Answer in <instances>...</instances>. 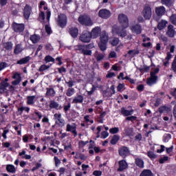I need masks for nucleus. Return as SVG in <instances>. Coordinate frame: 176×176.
Masks as SVG:
<instances>
[{
	"label": "nucleus",
	"instance_id": "1",
	"mask_svg": "<svg viewBox=\"0 0 176 176\" xmlns=\"http://www.w3.org/2000/svg\"><path fill=\"white\" fill-rule=\"evenodd\" d=\"M112 32L113 34H116V35H118V36H120L121 38H125L127 41H131L133 38L131 34H127L126 28H122V29H120V27L118 25H114L113 27Z\"/></svg>",
	"mask_w": 176,
	"mask_h": 176
},
{
	"label": "nucleus",
	"instance_id": "2",
	"mask_svg": "<svg viewBox=\"0 0 176 176\" xmlns=\"http://www.w3.org/2000/svg\"><path fill=\"white\" fill-rule=\"evenodd\" d=\"M118 21L122 28H129V17L124 14L118 15Z\"/></svg>",
	"mask_w": 176,
	"mask_h": 176
},
{
	"label": "nucleus",
	"instance_id": "3",
	"mask_svg": "<svg viewBox=\"0 0 176 176\" xmlns=\"http://www.w3.org/2000/svg\"><path fill=\"white\" fill-rule=\"evenodd\" d=\"M78 21L82 25L91 26L94 24L93 21H91L90 16L87 15L80 16L78 18Z\"/></svg>",
	"mask_w": 176,
	"mask_h": 176
},
{
	"label": "nucleus",
	"instance_id": "4",
	"mask_svg": "<svg viewBox=\"0 0 176 176\" xmlns=\"http://www.w3.org/2000/svg\"><path fill=\"white\" fill-rule=\"evenodd\" d=\"M159 71V68H155L153 72H151V77L147 80L146 82L148 86H152V85H155V83H156V80H157V76H156V74H158Z\"/></svg>",
	"mask_w": 176,
	"mask_h": 176
},
{
	"label": "nucleus",
	"instance_id": "5",
	"mask_svg": "<svg viewBox=\"0 0 176 176\" xmlns=\"http://www.w3.org/2000/svg\"><path fill=\"white\" fill-rule=\"evenodd\" d=\"M56 21L59 27L64 28V27L67 25V15L65 14H60L56 19Z\"/></svg>",
	"mask_w": 176,
	"mask_h": 176
},
{
	"label": "nucleus",
	"instance_id": "6",
	"mask_svg": "<svg viewBox=\"0 0 176 176\" xmlns=\"http://www.w3.org/2000/svg\"><path fill=\"white\" fill-rule=\"evenodd\" d=\"M54 119L55 120L56 124L59 126V127H64V126H65V120L61 118V113H55L54 115Z\"/></svg>",
	"mask_w": 176,
	"mask_h": 176
},
{
	"label": "nucleus",
	"instance_id": "7",
	"mask_svg": "<svg viewBox=\"0 0 176 176\" xmlns=\"http://www.w3.org/2000/svg\"><path fill=\"white\" fill-rule=\"evenodd\" d=\"M91 39V34L88 31H85L82 32L80 36V41L84 43H89Z\"/></svg>",
	"mask_w": 176,
	"mask_h": 176
},
{
	"label": "nucleus",
	"instance_id": "8",
	"mask_svg": "<svg viewBox=\"0 0 176 176\" xmlns=\"http://www.w3.org/2000/svg\"><path fill=\"white\" fill-rule=\"evenodd\" d=\"M166 35V36H168L169 38L175 37V36L176 35V31L173 25H169L167 27Z\"/></svg>",
	"mask_w": 176,
	"mask_h": 176
},
{
	"label": "nucleus",
	"instance_id": "9",
	"mask_svg": "<svg viewBox=\"0 0 176 176\" xmlns=\"http://www.w3.org/2000/svg\"><path fill=\"white\" fill-rule=\"evenodd\" d=\"M142 14L146 20H149L152 17V8L149 6H146L142 11Z\"/></svg>",
	"mask_w": 176,
	"mask_h": 176
},
{
	"label": "nucleus",
	"instance_id": "10",
	"mask_svg": "<svg viewBox=\"0 0 176 176\" xmlns=\"http://www.w3.org/2000/svg\"><path fill=\"white\" fill-rule=\"evenodd\" d=\"M91 38L96 39L100 36L101 34V28L97 26L92 29L91 32H90Z\"/></svg>",
	"mask_w": 176,
	"mask_h": 176
},
{
	"label": "nucleus",
	"instance_id": "11",
	"mask_svg": "<svg viewBox=\"0 0 176 176\" xmlns=\"http://www.w3.org/2000/svg\"><path fill=\"white\" fill-rule=\"evenodd\" d=\"M66 131L72 133L74 137L78 135V132H76V124H67L66 126Z\"/></svg>",
	"mask_w": 176,
	"mask_h": 176
},
{
	"label": "nucleus",
	"instance_id": "12",
	"mask_svg": "<svg viewBox=\"0 0 176 176\" xmlns=\"http://www.w3.org/2000/svg\"><path fill=\"white\" fill-rule=\"evenodd\" d=\"M32 12V8L29 5H26L23 8V16L26 20L30 19V16H31V13Z\"/></svg>",
	"mask_w": 176,
	"mask_h": 176
},
{
	"label": "nucleus",
	"instance_id": "13",
	"mask_svg": "<svg viewBox=\"0 0 176 176\" xmlns=\"http://www.w3.org/2000/svg\"><path fill=\"white\" fill-rule=\"evenodd\" d=\"M98 14L101 19H109V17H111V11L107 9H102L99 11Z\"/></svg>",
	"mask_w": 176,
	"mask_h": 176
},
{
	"label": "nucleus",
	"instance_id": "14",
	"mask_svg": "<svg viewBox=\"0 0 176 176\" xmlns=\"http://www.w3.org/2000/svg\"><path fill=\"white\" fill-rule=\"evenodd\" d=\"M24 24L16 23L12 24V28L15 32H23L24 31Z\"/></svg>",
	"mask_w": 176,
	"mask_h": 176
},
{
	"label": "nucleus",
	"instance_id": "15",
	"mask_svg": "<svg viewBox=\"0 0 176 176\" xmlns=\"http://www.w3.org/2000/svg\"><path fill=\"white\" fill-rule=\"evenodd\" d=\"M130 29L133 34H136L138 35L142 32V29L141 28V25L140 24L131 25Z\"/></svg>",
	"mask_w": 176,
	"mask_h": 176
},
{
	"label": "nucleus",
	"instance_id": "16",
	"mask_svg": "<svg viewBox=\"0 0 176 176\" xmlns=\"http://www.w3.org/2000/svg\"><path fill=\"white\" fill-rule=\"evenodd\" d=\"M155 13L159 17H162L166 13V8L164 6L155 8Z\"/></svg>",
	"mask_w": 176,
	"mask_h": 176
},
{
	"label": "nucleus",
	"instance_id": "17",
	"mask_svg": "<svg viewBox=\"0 0 176 176\" xmlns=\"http://www.w3.org/2000/svg\"><path fill=\"white\" fill-rule=\"evenodd\" d=\"M119 153L122 157H126L130 153V151L127 147L122 146L119 149Z\"/></svg>",
	"mask_w": 176,
	"mask_h": 176
},
{
	"label": "nucleus",
	"instance_id": "18",
	"mask_svg": "<svg viewBox=\"0 0 176 176\" xmlns=\"http://www.w3.org/2000/svg\"><path fill=\"white\" fill-rule=\"evenodd\" d=\"M119 168L118 169V171H123V170H126L127 168L128 165L127 162H126L125 160H121L118 162Z\"/></svg>",
	"mask_w": 176,
	"mask_h": 176
},
{
	"label": "nucleus",
	"instance_id": "19",
	"mask_svg": "<svg viewBox=\"0 0 176 176\" xmlns=\"http://www.w3.org/2000/svg\"><path fill=\"white\" fill-rule=\"evenodd\" d=\"M83 102V96L78 95L75 96L72 102V104H82Z\"/></svg>",
	"mask_w": 176,
	"mask_h": 176
},
{
	"label": "nucleus",
	"instance_id": "20",
	"mask_svg": "<svg viewBox=\"0 0 176 176\" xmlns=\"http://www.w3.org/2000/svg\"><path fill=\"white\" fill-rule=\"evenodd\" d=\"M94 57H95L98 63H100V61H102V60H104V54L96 51L95 53L94 54Z\"/></svg>",
	"mask_w": 176,
	"mask_h": 176
},
{
	"label": "nucleus",
	"instance_id": "21",
	"mask_svg": "<svg viewBox=\"0 0 176 176\" xmlns=\"http://www.w3.org/2000/svg\"><path fill=\"white\" fill-rule=\"evenodd\" d=\"M109 39V36H108V34L104 32H102L100 37V41L102 43H108V41Z\"/></svg>",
	"mask_w": 176,
	"mask_h": 176
},
{
	"label": "nucleus",
	"instance_id": "22",
	"mask_svg": "<svg viewBox=\"0 0 176 176\" xmlns=\"http://www.w3.org/2000/svg\"><path fill=\"white\" fill-rule=\"evenodd\" d=\"M140 54V51L138 50H131L128 51L127 54L126 56H129L131 58H133V57H135L137 54Z\"/></svg>",
	"mask_w": 176,
	"mask_h": 176
},
{
	"label": "nucleus",
	"instance_id": "23",
	"mask_svg": "<svg viewBox=\"0 0 176 176\" xmlns=\"http://www.w3.org/2000/svg\"><path fill=\"white\" fill-rule=\"evenodd\" d=\"M167 24H168V22L164 19L161 20L159 23H158V25H157V28L158 30H160V31L162 30H164V28H166V26L167 25Z\"/></svg>",
	"mask_w": 176,
	"mask_h": 176
},
{
	"label": "nucleus",
	"instance_id": "24",
	"mask_svg": "<svg viewBox=\"0 0 176 176\" xmlns=\"http://www.w3.org/2000/svg\"><path fill=\"white\" fill-rule=\"evenodd\" d=\"M134 110L131 109V110H127L125 109L124 107H122L121 109V113L123 115V116H131V114L133 113Z\"/></svg>",
	"mask_w": 176,
	"mask_h": 176
},
{
	"label": "nucleus",
	"instance_id": "25",
	"mask_svg": "<svg viewBox=\"0 0 176 176\" xmlns=\"http://www.w3.org/2000/svg\"><path fill=\"white\" fill-rule=\"evenodd\" d=\"M69 34L72 38H76L79 34V30L76 28H71L69 29Z\"/></svg>",
	"mask_w": 176,
	"mask_h": 176
},
{
	"label": "nucleus",
	"instance_id": "26",
	"mask_svg": "<svg viewBox=\"0 0 176 176\" xmlns=\"http://www.w3.org/2000/svg\"><path fill=\"white\" fill-rule=\"evenodd\" d=\"M6 87H9V83L2 81L0 83V93H5L6 91Z\"/></svg>",
	"mask_w": 176,
	"mask_h": 176
},
{
	"label": "nucleus",
	"instance_id": "27",
	"mask_svg": "<svg viewBox=\"0 0 176 176\" xmlns=\"http://www.w3.org/2000/svg\"><path fill=\"white\" fill-rule=\"evenodd\" d=\"M50 108H51V109H61V106H60V104H58V103H57V102L53 101L52 100L50 102Z\"/></svg>",
	"mask_w": 176,
	"mask_h": 176
},
{
	"label": "nucleus",
	"instance_id": "28",
	"mask_svg": "<svg viewBox=\"0 0 176 176\" xmlns=\"http://www.w3.org/2000/svg\"><path fill=\"white\" fill-rule=\"evenodd\" d=\"M30 41H32V43H38L39 41H41V36L38 34H33L30 36Z\"/></svg>",
	"mask_w": 176,
	"mask_h": 176
},
{
	"label": "nucleus",
	"instance_id": "29",
	"mask_svg": "<svg viewBox=\"0 0 176 176\" xmlns=\"http://www.w3.org/2000/svg\"><path fill=\"white\" fill-rule=\"evenodd\" d=\"M30 60H31V57L26 56L18 60L16 64H19L20 65H22L23 64H27V63H28Z\"/></svg>",
	"mask_w": 176,
	"mask_h": 176
},
{
	"label": "nucleus",
	"instance_id": "30",
	"mask_svg": "<svg viewBox=\"0 0 176 176\" xmlns=\"http://www.w3.org/2000/svg\"><path fill=\"white\" fill-rule=\"evenodd\" d=\"M46 96L47 97H54L56 96V91L53 88H47Z\"/></svg>",
	"mask_w": 176,
	"mask_h": 176
},
{
	"label": "nucleus",
	"instance_id": "31",
	"mask_svg": "<svg viewBox=\"0 0 176 176\" xmlns=\"http://www.w3.org/2000/svg\"><path fill=\"white\" fill-rule=\"evenodd\" d=\"M81 53L84 54V56H91V54H93L91 50L87 48V47H85L81 49Z\"/></svg>",
	"mask_w": 176,
	"mask_h": 176
},
{
	"label": "nucleus",
	"instance_id": "32",
	"mask_svg": "<svg viewBox=\"0 0 176 176\" xmlns=\"http://www.w3.org/2000/svg\"><path fill=\"white\" fill-rule=\"evenodd\" d=\"M6 170L8 171V173H11L12 174H14V173H16V167H14L12 164H8L6 166Z\"/></svg>",
	"mask_w": 176,
	"mask_h": 176
},
{
	"label": "nucleus",
	"instance_id": "33",
	"mask_svg": "<svg viewBox=\"0 0 176 176\" xmlns=\"http://www.w3.org/2000/svg\"><path fill=\"white\" fill-rule=\"evenodd\" d=\"M35 96H31L27 97V104L28 105H34L35 103Z\"/></svg>",
	"mask_w": 176,
	"mask_h": 176
},
{
	"label": "nucleus",
	"instance_id": "34",
	"mask_svg": "<svg viewBox=\"0 0 176 176\" xmlns=\"http://www.w3.org/2000/svg\"><path fill=\"white\" fill-rule=\"evenodd\" d=\"M158 111L160 113H163L164 112H171V109L168 107L162 106L159 108Z\"/></svg>",
	"mask_w": 176,
	"mask_h": 176
},
{
	"label": "nucleus",
	"instance_id": "35",
	"mask_svg": "<svg viewBox=\"0 0 176 176\" xmlns=\"http://www.w3.org/2000/svg\"><path fill=\"white\" fill-rule=\"evenodd\" d=\"M135 164L138 167H140V168H144V160L140 158L135 159Z\"/></svg>",
	"mask_w": 176,
	"mask_h": 176
},
{
	"label": "nucleus",
	"instance_id": "36",
	"mask_svg": "<svg viewBox=\"0 0 176 176\" xmlns=\"http://www.w3.org/2000/svg\"><path fill=\"white\" fill-rule=\"evenodd\" d=\"M140 176H153V174L152 173V171L151 170H144L141 174Z\"/></svg>",
	"mask_w": 176,
	"mask_h": 176
},
{
	"label": "nucleus",
	"instance_id": "37",
	"mask_svg": "<svg viewBox=\"0 0 176 176\" xmlns=\"http://www.w3.org/2000/svg\"><path fill=\"white\" fill-rule=\"evenodd\" d=\"M3 47L6 50H12V49H13V43H12V42L5 43Z\"/></svg>",
	"mask_w": 176,
	"mask_h": 176
},
{
	"label": "nucleus",
	"instance_id": "38",
	"mask_svg": "<svg viewBox=\"0 0 176 176\" xmlns=\"http://www.w3.org/2000/svg\"><path fill=\"white\" fill-rule=\"evenodd\" d=\"M74 94H75V89L69 88L67 90L66 96H67V97H72V96H74Z\"/></svg>",
	"mask_w": 176,
	"mask_h": 176
},
{
	"label": "nucleus",
	"instance_id": "39",
	"mask_svg": "<svg viewBox=\"0 0 176 176\" xmlns=\"http://www.w3.org/2000/svg\"><path fill=\"white\" fill-rule=\"evenodd\" d=\"M98 46L102 52H104V50H107V43H102L100 41L98 43Z\"/></svg>",
	"mask_w": 176,
	"mask_h": 176
},
{
	"label": "nucleus",
	"instance_id": "40",
	"mask_svg": "<svg viewBox=\"0 0 176 176\" xmlns=\"http://www.w3.org/2000/svg\"><path fill=\"white\" fill-rule=\"evenodd\" d=\"M23 52V47H21V45H17L14 49V53L15 54H19Z\"/></svg>",
	"mask_w": 176,
	"mask_h": 176
},
{
	"label": "nucleus",
	"instance_id": "41",
	"mask_svg": "<svg viewBox=\"0 0 176 176\" xmlns=\"http://www.w3.org/2000/svg\"><path fill=\"white\" fill-rule=\"evenodd\" d=\"M39 21H41V23H43L44 24L45 23H46L45 21V12H43V11H40Z\"/></svg>",
	"mask_w": 176,
	"mask_h": 176
},
{
	"label": "nucleus",
	"instance_id": "42",
	"mask_svg": "<svg viewBox=\"0 0 176 176\" xmlns=\"http://www.w3.org/2000/svg\"><path fill=\"white\" fill-rule=\"evenodd\" d=\"M118 141H119V136L114 135L111 140V144L115 145L118 143Z\"/></svg>",
	"mask_w": 176,
	"mask_h": 176
},
{
	"label": "nucleus",
	"instance_id": "43",
	"mask_svg": "<svg viewBox=\"0 0 176 176\" xmlns=\"http://www.w3.org/2000/svg\"><path fill=\"white\" fill-rule=\"evenodd\" d=\"M50 68V66L46 65H42L39 69V72H43V71H46V69H49Z\"/></svg>",
	"mask_w": 176,
	"mask_h": 176
},
{
	"label": "nucleus",
	"instance_id": "44",
	"mask_svg": "<svg viewBox=\"0 0 176 176\" xmlns=\"http://www.w3.org/2000/svg\"><path fill=\"white\" fill-rule=\"evenodd\" d=\"M45 61L46 63H54L55 60L54 58L52 57L51 56H47L45 58Z\"/></svg>",
	"mask_w": 176,
	"mask_h": 176
},
{
	"label": "nucleus",
	"instance_id": "45",
	"mask_svg": "<svg viewBox=\"0 0 176 176\" xmlns=\"http://www.w3.org/2000/svg\"><path fill=\"white\" fill-rule=\"evenodd\" d=\"M45 3L46 2L45 1H41L40 6H39L40 12H42V9H44V10H47V7L45 6Z\"/></svg>",
	"mask_w": 176,
	"mask_h": 176
},
{
	"label": "nucleus",
	"instance_id": "46",
	"mask_svg": "<svg viewBox=\"0 0 176 176\" xmlns=\"http://www.w3.org/2000/svg\"><path fill=\"white\" fill-rule=\"evenodd\" d=\"M126 135H133V128H125L124 129Z\"/></svg>",
	"mask_w": 176,
	"mask_h": 176
},
{
	"label": "nucleus",
	"instance_id": "47",
	"mask_svg": "<svg viewBox=\"0 0 176 176\" xmlns=\"http://www.w3.org/2000/svg\"><path fill=\"white\" fill-rule=\"evenodd\" d=\"M120 41L118 38H113L112 40H111L110 43L113 46H116L119 43Z\"/></svg>",
	"mask_w": 176,
	"mask_h": 176
},
{
	"label": "nucleus",
	"instance_id": "48",
	"mask_svg": "<svg viewBox=\"0 0 176 176\" xmlns=\"http://www.w3.org/2000/svg\"><path fill=\"white\" fill-rule=\"evenodd\" d=\"M54 160L55 162V166L56 167H58L61 164V160L58 159L56 156L54 157Z\"/></svg>",
	"mask_w": 176,
	"mask_h": 176
},
{
	"label": "nucleus",
	"instance_id": "49",
	"mask_svg": "<svg viewBox=\"0 0 176 176\" xmlns=\"http://www.w3.org/2000/svg\"><path fill=\"white\" fill-rule=\"evenodd\" d=\"M111 134H118L119 133V128L118 127H114L111 128L109 130Z\"/></svg>",
	"mask_w": 176,
	"mask_h": 176
},
{
	"label": "nucleus",
	"instance_id": "50",
	"mask_svg": "<svg viewBox=\"0 0 176 176\" xmlns=\"http://www.w3.org/2000/svg\"><path fill=\"white\" fill-rule=\"evenodd\" d=\"M170 140H171V135H170L169 134L165 135L164 136V138H163L164 142H168Z\"/></svg>",
	"mask_w": 176,
	"mask_h": 176
},
{
	"label": "nucleus",
	"instance_id": "51",
	"mask_svg": "<svg viewBox=\"0 0 176 176\" xmlns=\"http://www.w3.org/2000/svg\"><path fill=\"white\" fill-rule=\"evenodd\" d=\"M170 21L172 23V24H174L175 25H176V15L175 14H173L170 17Z\"/></svg>",
	"mask_w": 176,
	"mask_h": 176
},
{
	"label": "nucleus",
	"instance_id": "52",
	"mask_svg": "<svg viewBox=\"0 0 176 176\" xmlns=\"http://www.w3.org/2000/svg\"><path fill=\"white\" fill-rule=\"evenodd\" d=\"M147 156H148V157H150V159H156V155L152 151H148L147 153Z\"/></svg>",
	"mask_w": 176,
	"mask_h": 176
},
{
	"label": "nucleus",
	"instance_id": "53",
	"mask_svg": "<svg viewBox=\"0 0 176 176\" xmlns=\"http://www.w3.org/2000/svg\"><path fill=\"white\" fill-rule=\"evenodd\" d=\"M126 120H129L130 122H134V120H137V117L134 116H128L126 118Z\"/></svg>",
	"mask_w": 176,
	"mask_h": 176
},
{
	"label": "nucleus",
	"instance_id": "54",
	"mask_svg": "<svg viewBox=\"0 0 176 176\" xmlns=\"http://www.w3.org/2000/svg\"><path fill=\"white\" fill-rule=\"evenodd\" d=\"M172 69L176 72V56H175L174 60L172 63Z\"/></svg>",
	"mask_w": 176,
	"mask_h": 176
},
{
	"label": "nucleus",
	"instance_id": "55",
	"mask_svg": "<svg viewBox=\"0 0 176 176\" xmlns=\"http://www.w3.org/2000/svg\"><path fill=\"white\" fill-rule=\"evenodd\" d=\"M8 67V63H0V71H2V69H5Z\"/></svg>",
	"mask_w": 176,
	"mask_h": 176
},
{
	"label": "nucleus",
	"instance_id": "56",
	"mask_svg": "<svg viewBox=\"0 0 176 176\" xmlns=\"http://www.w3.org/2000/svg\"><path fill=\"white\" fill-rule=\"evenodd\" d=\"M93 175L101 176V175H102V172H101V170H94L93 172Z\"/></svg>",
	"mask_w": 176,
	"mask_h": 176
},
{
	"label": "nucleus",
	"instance_id": "57",
	"mask_svg": "<svg viewBox=\"0 0 176 176\" xmlns=\"http://www.w3.org/2000/svg\"><path fill=\"white\" fill-rule=\"evenodd\" d=\"M122 89H124V84L120 83L117 87L118 91H122Z\"/></svg>",
	"mask_w": 176,
	"mask_h": 176
},
{
	"label": "nucleus",
	"instance_id": "58",
	"mask_svg": "<svg viewBox=\"0 0 176 176\" xmlns=\"http://www.w3.org/2000/svg\"><path fill=\"white\" fill-rule=\"evenodd\" d=\"M167 160H168V157L165 156L163 158H161L160 160V164H163V163H164L165 162H167Z\"/></svg>",
	"mask_w": 176,
	"mask_h": 176
},
{
	"label": "nucleus",
	"instance_id": "59",
	"mask_svg": "<svg viewBox=\"0 0 176 176\" xmlns=\"http://www.w3.org/2000/svg\"><path fill=\"white\" fill-rule=\"evenodd\" d=\"M12 78H13V79H16V80L21 79V76H20V74H19V73L14 74Z\"/></svg>",
	"mask_w": 176,
	"mask_h": 176
},
{
	"label": "nucleus",
	"instance_id": "60",
	"mask_svg": "<svg viewBox=\"0 0 176 176\" xmlns=\"http://www.w3.org/2000/svg\"><path fill=\"white\" fill-rule=\"evenodd\" d=\"M114 76H116L115 73L109 72L106 76V78H113Z\"/></svg>",
	"mask_w": 176,
	"mask_h": 176
},
{
	"label": "nucleus",
	"instance_id": "61",
	"mask_svg": "<svg viewBox=\"0 0 176 176\" xmlns=\"http://www.w3.org/2000/svg\"><path fill=\"white\" fill-rule=\"evenodd\" d=\"M8 133H9V131L8 129H5L2 133V137L3 138H4V140H6V138H8V136L6 135V134H8Z\"/></svg>",
	"mask_w": 176,
	"mask_h": 176
},
{
	"label": "nucleus",
	"instance_id": "62",
	"mask_svg": "<svg viewBox=\"0 0 176 176\" xmlns=\"http://www.w3.org/2000/svg\"><path fill=\"white\" fill-rule=\"evenodd\" d=\"M101 135H102V138H103L104 139V138H107L109 135V133L108 132L104 131L102 132Z\"/></svg>",
	"mask_w": 176,
	"mask_h": 176
},
{
	"label": "nucleus",
	"instance_id": "63",
	"mask_svg": "<svg viewBox=\"0 0 176 176\" xmlns=\"http://www.w3.org/2000/svg\"><path fill=\"white\" fill-rule=\"evenodd\" d=\"M88 143H89L88 141H87V142L80 141V142H79V146L80 148H83V146H85V145H87V144H88Z\"/></svg>",
	"mask_w": 176,
	"mask_h": 176
},
{
	"label": "nucleus",
	"instance_id": "64",
	"mask_svg": "<svg viewBox=\"0 0 176 176\" xmlns=\"http://www.w3.org/2000/svg\"><path fill=\"white\" fill-rule=\"evenodd\" d=\"M45 31L47 34H52V28L49 27V25H45Z\"/></svg>",
	"mask_w": 176,
	"mask_h": 176
}]
</instances>
